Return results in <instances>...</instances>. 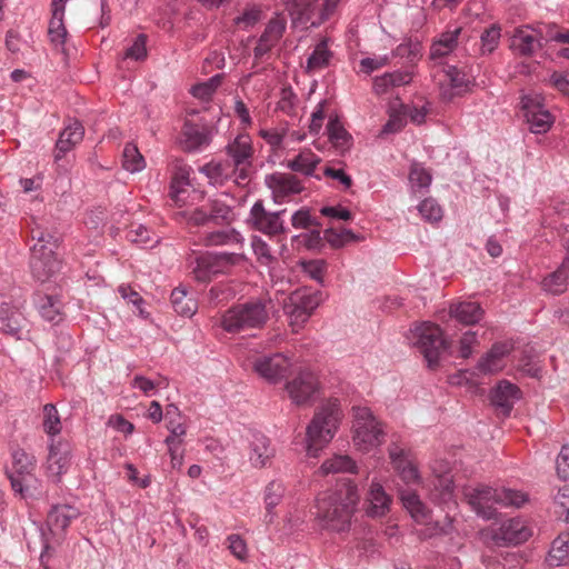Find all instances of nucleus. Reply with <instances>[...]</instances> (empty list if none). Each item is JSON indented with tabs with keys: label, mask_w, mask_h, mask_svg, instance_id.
I'll list each match as a JSON object with an SVG mask.
<instances>
[{
	"label": "nucleus",
	"mask_w": 569,
	"mask_h": 569,
	"mask_svg": "<svg viewBox=\"0 0 569 569\" xmlns=\"http://www.w3.org/2000/svg\"><path fill=\"white\" fill-rule=\"evenodd\" d=\"M359 499L358 488L351 480L343 481L335 491L320 496L316 505L320 526L331 531H347Z\"/></svg>",
	"instance_id": "nucleus-1"
},
{
	"label": "nucleus",
	"mask_w": 569,
	"mask_h": 569,
	"mask_svg": "<svg viewBox=\"0 0 569 569\" xmlns=\"http://www.w3.org/2000/svg\"><path fill=\"white\" fill-rule=\"evenodd\" d=\"M463 497L472 510L481 518L490 520L497 516V506L520 508L528 501L523 491L478 485L463 488Z\"/></svg>",
	"instance_id": "nucleus-2"
},
{
	"label": "nucleus",
	"mask_w": 569,
	"mask_h": 569,
	"mask_svg": "<svg viewBox=\"0 0 569 569\" xmlns=\"http://www.w3.org/2000/svg\"><path fill=\"white\" fill-rule=\"evenodd\" d=\"M342 417L338 399H329L315 412L307 428V452L317 457L318 452L331 441Z\"/></svg>",
	"instance_id": "nucleus-3"
},
{
	"label": "nucleus",
	"mask_w": 569,
	"mask_h": 569,
	"mask_svg": "<svg viewBox=\"0 0 569 569\" xmlns=\"http://www.w3.org/2000/svg\"><path fill=\"white\" fill-rule=\"evenodd\" d=\"M269 320L268 301L256 298L237 303L220 317L223 331L236 335L246 330L261 329Z\"/></svg>",
	"instance_id": "nucleus-4"
},
{
	"label": "nucleus",
	"mask_w": 569,
	"mask_h": 569,
	"mask_svg": "<svg viewBox=\"0 0 569 569\" xmlns=\"http://www.w3.org/2000/svg\"><path fill=\"white\" fill-rule=\"evenodd\" d=\"M32 239L37 242L31 249L30 267L33 276L43 282L59 269L54 250L59 247L60 238L56 233L36 228L32 230Z\"/></svg>",
	"instance_id": "nucleus-5"
},
{
	"label": "nucleus",
	"mask_w": 569,
	"mask_h": 569,
	"mask_svg": "<svg viewBox=\"0 0 569 569\" xmlns=\"http://www.w3.org/2000/svg\"><path fill=\"white\" fill-rule=\"evenodd\" d=\"M353 443L362 451H369L385 441L381 423L372 416L369 408H353Z\"/></svg>",
	"instance_id": "nucleus-6"
},
{
	"label": "nucleus",
	"mask_w": 569,
	"mask_h": 569,
	"mask_svg": "<svg viewBox=\"0 0 569 569\" xmlns=\"http://www.w3.org/2000/svg\"><path fill=\"white\" fill-rule=\"evenodd\" d=\"M416 347L423 355L430 369H435L441 355L447 350L448 343L443 338L442 330L438 325L425 322L416 327Z\"/></svg>",
	"instance_id": "nucleus-7"
},
{
	"label": "nucleus",
	"mask_w": 569,
	"mask_h": 569,
	"mask_svg": "<svg viewBox=\"0 0 569 569\" xmlns=\"http://www.w3.org/2000/svg\"><path fill=\"white\" fill-rule=\"evenodd\" d=\"M242 260L243 256L240 253L207 252L196 258L192 273L197 281L207 282L212 276L226 273Z\"/></svg>",
	"instance_id": "nucleus-8"
},
{
	"label": "nucleus",
	"mask_w": 569,
	"mask_h": 569,
	"mask_svg": "<svg viewBox=\"0 0 569 569\" xmlns=\"http://www.w3.org/2000/svg\"><path fill=\"white\" fill-rule=\"evenodd\" d=\"M286 210L276 212L268 211L264 208L263 201L257 200L249 211L247 223L251 229L270 238L277 237L287 232V228L282 220V214Z\"/></svg>",
	"instance_id": "nucleus-9"
},
{
	"label": "nucleus",
	"mask_w": 569,
	"mask_h": 569,
	"mask_svg": "<svg viewBox=\"0 0 569 569\" xmlns=\"http://www.w3.org/2000/svg\"><path fill=\"white\" fill-rule=\"evenodd\" d=\"M34 468L36 460L33 456L28 455L23 449H17L12 452V467L7 471V475L13 491L21 497H26L34 479Z\"/></svg>",
	"instance_id": "nucleus-10"
},
{
	"label": "nucleus",
	"mask_w": 569,
	"mask_h": 569,
	"mask_svg": "<svg viewBox=\"0 0 569 569\" xmlns=\"http://www.w3.org/2000/svg\"><path fill=\"white\" fill-rule=\"evenodd\" d=\"M295 27L317 28L326 21L319 0H283Z\"/></svg>",
	"instance_id": "nucleus-11"
},
{
	"label": "nucleus",
	"mask_w": 569,
	"mask_h": 569,
	"mask_svg": "<svg viewBox=\"0 0 569 569\" xmlns=\"http://www.w3.org/2000/svg\"><path fill=\"white\" fill-rule=\"evenodd\" d=\"M548 41L540 29L530 24L517 27L510 37V50L519 57L530 58Z\"/></svg>",
	"instance_id": "nucleus-12"
},
{
	"label": "nucleus",
	"mask_w": 569,
	"mask_h": 569,
	"mask_svg": "<svg viewBox=\"0 0 569 569\" xmlns=\"http://www.w3.org/2000/svg\"><path fill=\"white\" fill-rule=\"evenodd\" d=\"M521 108L530 132L546 133L551 128L553 117L543 106L539 96H523Z\"/></svg>",
	"instance_id": "nucleus-13"
},
{
	"label": "nucleus",
	"mask_w": 569,
	"mask_h": 569,
	"mask_svg": "<svg viewBox=\"0 0 569 569\" xmlns=\"http://www.w3.org/2000/svg\"><path fill=\"white\" fill-rule=\"evenodd\" d=\"M291 366V360L280 352L260 356L253 361L254 372L271 383L286 378Z\"/></svg>",
	"instance_id": "nucleus-14"
},
{
	"label": "nucleus",
	"mask_w": 569,
	"mask_h": 569,
	"mask_svg": "<svg viewBox=\"0 0 569 569\" xmlns=\"http://www.w3.org/2000/svg\"><path fill=\"white\" fill-rule=\"evenodd\" d=\"M70 459L71 445L66 440L52 438L49 442L47 470L53 482H60L61 476L69 469Z\"/></svg>",
	"instance_id": "nucleus-15"
},
{
	"label": "nucleus",
	"mask_w": 569,
	"mask_h": 569,
	"mask_svg": "<svg viewBox=\"0 0 569 569\" xmlns=\"http://www.w3.org/2000/svg\"><path fill=\"white\" fill-rule=\"evenodd\" d=\"M286 389L293 403L306 405L312 401L318 392L319 380L313 372L302 370L286 385Z\"/></svg>",
	"instance_id": "nucleus-16"
},
{
	"label": "nucleus",
	"mask_w": 569,
	"mask_h": 569,
	"mask_svg": "<svg viewBox=\"0 0 569 569\" xmlns=\"http://www.w3.org/2000/svg\"><path fill=\"white\" fill-rule=\"evenodd\" d=\"M442 71L448 82L447 87L441 86V97L446 101H451L456 96H461L470 91L475 84L473 77L463 68H458L453 64H443Z\"/></svg>",
	"instance_id": "nucleus-17"
},
{
	"label": "nucleus",
	"mask_w": 569,
	"mask_h": 569,
	"mask_svg": "<svg viewBox=\"0 0 569 569\" xmlns=\"http://www.w3.org/2000/svg\"><path fill=\"white\" fill-rule=\"evenodd\" d=\"M266 184L271 190L276 203H283L303 190L301 181L290 173H272L266 177Z\"/></svg>",
	"instance_id": "nucleus-18"
},
{
	"label": "nucleus",
	"mask_w": 569,
	"mask_h": 569,
	"mask_svg": "<svg viewBox=\"0 0 569 569\" xmlns=\"http://www.w3.org/2000/svg\"><path fill=\"white\" fill-rule=\"evenodd\" d=\"M512 350L513 343L510 340L493 343L490 350L478 360L477 370L482 375L501 371L505 367V358Z\"/></svg>",
	"instance_id": "nucleus-19"
},
{
	"label": "nucleus",
	"mask_w": 569,
	"mask_h": 569,
	"mask_svg": "<svg viewBox=\"0 0 569 569\" xmlns=\"http://www.w3.org/2000/svg\"><path fill=\"white\" fill-rule=\"evenodd\" d=\"M531 529L520 518H511L501 523L495 532V540L499 545H519L531 537Z\"/></svg>",
	"instance_id": "nucleus-20"
},
{
	"label": "nucleus",
	"mask_w": 569,
	"mask_h": 569,
	"mask_svg": "<svg viewBox=\"0 0 569 569\" xmlns=\"http://www.w3.org/2000/svg\"><path fill=\"white\" fill-rule=\"evenodd\" d=\"M461 31V27L448 28L432 40L429 59L435 66H441L442 60L456 50Z\"/></svg>",
	"instance_id": "nucleus-21"
},
{
	"label": "nucleus",
	"mask_w": 569,
	"mask_h": 569,
	"mask_svg": "<svg viewBox=\"0 0 569 569\" xmlns=\"http://www.w3.org/2000/svg\"><path fill=\"white\" fill-rule=\"evenodd\" d=\"M286 26L287 21L280 14H277L274 18L270 19L253 50L256 59H261L279 42L283 36Z\"/></svg>",
	"instance_id": "nucleus-22"
},
{
	"label": "nucleus",
	"mask_w": 569,
	"mask_h": 569,
	"mask_svg": "<svg viewBox=\"0 0 569 569\" xmlns=\"http://www.w3.org/2000/svg\"><path fill=\"white\" fill-rule=\"evenodd\" d=\"M190 171L188 166H176L169 186V197L178 207L187 204L190 187Z\"/></svg>",
	"instance_id": "nucleus-23"
},
{
	"label": "nucleus",
	"mask_w": 569,
	"mask_h": 569,
	"mask_svg": "<svg viewBox=\"0 0 569 569\" xmlns=\"http://www.w3.org/2000/svg\"><path fill=\"white\" fill-rule=\"evenodd\" d=\"M520 396L521 391L518 386L508 380H501L491 390L490 400L495 407L500 408L502 413L508 416Z\"/></svg>",
	"instance_id": "nucleus-24"
},
{
	"label": "nucleus",
	"mask_w": 569,
	"mask_h": 569,
	"mask_svg": "<svg viewBox=\"0 0 569 569\" xmlns=\"http://www.w3.org/2000/svg\"><path fill=\"white\" fill-rule=\"evenodd\" d=\"M389 458L393 468L407 485L416 483L419 481L418 469L408 459L405 449L399 447L397 443H392L389 447Z\"/></svg>",
	"instance_id": "nucleus-25"
},
{
	"label": "nucleus",
	"mask_w": 569,
	"mask_h": 569,
	"mask_svg": "<svg viewBox=\"0 0 569 569\" xmlns=\"http://www.w3.org/2000/svg\"><path fill=\"white\" fill-rule=\"evenodd\" d=\"M28 320L23 313L7 303L0 306V331L20 338L21 331L27 327Z\"/></svg>",
	"instance_id": "nucleus-26"
},
{
	"label": "nucleus",
	"mask_w": 569,
	"mask_h": 569,
	"mask_svg": "<svg viewBox=\"0 0 569 569\" xmlns=\"http://www.w3.org/2000/svg\"><path fill=\"white\" fill-rule=\"evenodd\" d=\"M274 456V449L270 445L269 438L263 433L251 432L249 460L253 467H264Z\"/></svg>",
	"instance_id": "nucleus-27"
},
{
	"label": "nucleus",
	"mask_w": 569,
	"mask_h": 569,
	"mask_svg": "<svg viewBox=\"0 0 569 569\" xmlns=\"http://www.w3.org/2000/svg\"><path fill=\"white\" fill-rule=\"evenodd\" d=\"M453 489L455 485L451 477L445 475L436 479L431 492L432 500L447 508L446 518L449 519L450 522H452L453 519L449 513L457 508V502L453 500Z\"/></svg>",
	"instance_id": "nucleus-28"
},
{
	"label": "nucleus",
	"mask_w": 569,
	"mask_h": 569,
	"mask_svg": "<svg viewBox=\"0 0 569 569\" xmlns=\"http://www.w3.org/2000/svg\"><path fill=\"white\" fill-rule=\"evenodd\" d=\"M34 303L46 321L58 325L63 320V302L57 296L38 293Z\"/></svg>",
	"instance_id": "nucleus-29"
},
{
	"label": "nucleus",
	"mask_w": 569,
	"mask_h": 569,
	"mask_svg": "<svg viewBox=\"0 0 569 569\" xmlns=\"http://www.w3.org/2000/svg\"><path fill=\"white\" fill-rule=\"evenodd\" d=\"M483 313V309L476 301L452 303L449 309L450 317L465 326L478 323L482 319Z\"/></svg>",
	"instance_id": "nucleus-30"
},
{
	"label": "nucleus",
	"mask_w": 569,
	"mask_h": 569,
	"mask_svg": "<svg viewBox=\"0 0 569 569\" xmlns=\"http://www.w3.org/2000/svg\"><path fill=\"white\" fill-rule=\"evenodd\" d=\"M80 516L78 508L71 505H53L48 512L47 523L52 530H64Z\"/></svg>",
	"instance_id": "nucleus-31"
},
{
	"label": "nucleus",
	"mask_w": 569,
	"mask_h": 569,
	"mask_svg": "<svg viewBox=\"0 0 569 569\" xmlns=\"http://www.w3.org/2000/svg\"><path fill=\"white\" fill-rule=\"evenodd\" d=\"M320 162L321 159L319 156L310 150H303L292 159H288L287 167L295 172L302 173L307 177H315L320 180L321 176L316 174V168Z\"/></svg>",
	"instance_id": "nucleus-32"
},
{
	"label": "nucleus",
	"mask_w": 569,
	"mask_h": 569,
	"mask_svg": "<svg viewBox=\"0 0 569 569\" xmlns=\"http://www.w3.org/2000/svg\"><path fill=\"white\" fill-rule=\"evenodd\" d=\"M367 502V515L370 517H381L389 510L391 499L380 483L372 482Z\"/></svg>",
	"instance_id": "nucleus-33"
},
{
	"label": "nucleus",
	"mask_w": 569,
	"mask_h": 569,
	"mask_svg": "<svg viewBox=\"0 0 569 569\" xmlns=\"http://www.w3.org/2000/svg\"><path fill=\"white\" fill-rule=\"evenodd\" d=\"M333 52L328 48V40L322 39L319 41L311 54L307 59L306 71L315 72L329 67Z\"/></svg>",
	"instance_id": "nucleus-34"
},
{
	"label": "nucleus",
	"mask_w": 569,
	"mask_h": 569,
	"mask_svg": "<svg viewBox=\"0 0 569 569\" xmlns=\"http://www.w3.org/2000/svg\"><path fill=\"white\" fill-rule=\"evenodd\" d=\"M568 277L569 266L561 263L556 271L543 279L542 287L549 293L561 295L567 290Z\"/></svg>",
	"instance_id": "nucleus-35"
},
{
	"label": "nucleus",
	"mask_w": 569,
	"mask_h": 569,
	"mask_svg": "<svg viewBox=\"0 0 569 569\" xmlns=\"http://www.w3.org/2000/svg\"><path fill=\"white\" fill-rule=\"evenodd\" d=\"M63 17L64 13H62L60 10H53L52 17L49 21L48 36L50 42L57 48L63 47L68 36V31L63 22Z\"/></svg>",
	"instance_id": "nucleus-36"
},
{
	"label": "nucleus",
	"mask_w": 569,
	"mask_h": 569,
	"mask_svg": "<svg viewBox=\"0 0 569 569\" xmlns=\"http://www.w3.org/2000/svg\"><path fill=\"white\" fill-rule=\"evenodd\" d=\"M432 176L422 163L413 161L409 170V183L413 192L427 190L431 184Z\"/></svg>",
	"instance_id": "nucleus-37"
},
{
	"label": "nucleus",
	"mask_w": 569,
	"mask_h": 569,
	"mask_svg": "<svg viewBox=\"0 0 569 569\" xmlns=\"http://www.w3.org/2000/svg\"><path fill=\"white\" fill-rule=\"evenodd\" d=\"M174 311L183 317H191L196 312V301L188 297V292L182 288H174L170 296Z\"/></svg>",
	"instance_id": "nucleus-38"
},
{
	"label": "nucleus",
	"mask_w": 569,
	"mask_h": 569,
	"mask_svg": "<svg viewBox=\"0 0 569 569\" xmlns=\"http://www.w3.org/2000/svg\"><path fill=\"white\" fill-rule=\"evenodd\" d=\"M200 172L204 173L212 184H223L231 177V166L229 162L210 161L200 168Z\"/></svg>",
	"instance_id": "nucleus-39"
},
{
	"label": "nucleus",
	"mask_w": 569,
	"mask_h": 569,
	"mask_svg": "<svg viewBox=\"0 0 569 569\" xmlns=\"http://www.w3.org/2000/svg\"><path fill=\"white\" fill-rule=\"evenodd\" d=\"M400 499L403 507L410 512L416 520H427L428 509L420 500L419 496L412 490H403L400 492Z\"/></svg>",
	"instance_id": "nucleus-40"
},
{
	"label": "nucleus",
	"mask_w": 569,
	"mask_h": 569,
	"mask_svg": "<svg viewBox=\"0 0 569 569\" xmlns=\"http://www.w3.org/2000/svg\"><path fill=\"white\" fill-rule=\"evenodd\" d=\"M204 246H224L242 242L241 234L234 229H221L208 232L202 238Z\"/></svg>",
	"instance_id": "nucleus-41"
},
{
	"label": "nucleus",
	"mask_w": 569,
	"mask_h": 569,
	"mask_svg": "<svg viewBox=\"0 0 569 569\" xmlns=\"http://www.w3.org/2000/svg\"><path fill=\"white\" fill-rule=\"evenodd\" d=\"M321 300L322 293L318 290L311 291L308 289H303L297 290L290 295V301H293V306H300L310 315L320 305Z\"/></svg>",
	"instance_id": "nucleus-42"
},
{
	"label": "nucleus",
	"mask_w": 569,
	"mask_h": 569,
	"mask_svg": "<svg viewBox=\"0 0 569 569\" xmlns=\"http://www.w3.org/2000/svg\"><path fill=\"white\" fill-rule=\"evenodd\" d=\"M122 167L130 173L140 172L146 168L144 157L137 144H126L122 152Z\"/></svg>",
	"instance_id": "nucleus-43"
},
{
	"label": "nucleus",
	"mask_w": 569,
	"mask_h": 569,
	"mask_svg": "<svg viewBox=\"0 0 569 569\" xmlns=\"http://www.w3.org/2000/svg\"><path fill=\"white\" fill-rule=\"evenodd\" d=\"M223 79V74H214L203 82H199L191 87L190 93L201 101L208 102L220 87Z\"/></svg>",
	"instance_id": "nucleus-44"
},
{
	"label": "nucleus",
	"mask_w": 569,
	"mask_h": 569,
	"mask_svg": "<svg viewBox=\"0 0 569 569\" xmlns=\"http://www.w3.org/2000/svg\"><path fill=\"white\" fill-rule=\"evenodd\" d=\"M320 471L323 475L336 472L355 473L357 472V466L356 462L348 456H335L321 465Z\"/></svg>",
	"instance_id": "nucleus-45"
},
{
	"label": "nucleus",
	"mask_w": 569,
	"mask_h": 569,
	"mask_svg": "<svg viewBox=\"0 0 569 569\" xmlns=\"http://www.w3.org/2000/svg\"><path fill=\"white\" fill-rule=\"evenodd\" d=\"M323 239L333 248H341L348 242H355L359 240V237L355 234L350 229H336L328 228L323 231Z\"/></svg>",
	"instance_id": "nucleus-46"
},
{
	"label": "nucleus",
	"mask_w": 569,
	"mask_h": 569,
	"mask_svg": "<svg viewBox=\"0 0 569 569\" xmlns=\"http://www.w3.org/2000/svg\"><path fill=\"white\" fill-rule=\"evenodd\" d=\"M227 153L231 159V167L251 166V144H227Z\"/></svg>",
	"instance_id": "nucleus-47"
},
{
	"label": "nucleus",
	"mask_w": 569,
	"mask_h": 569,
	"mask_svg": "<svg viewBox=\"0 0 569 569\" xmlns=\"http://www.w3.org/2000/svg\"><path fill=\"white\" fill-rule=\"evenodd\" d=\"M126 238L140 246H153L158 242L157 234L143 224H132L127 231Z\"/></svg>",
	"instance_id": "nucleus-48"
},
{
	"label": "nucleus",
	"mask_w": 569,
	"mask_h": 569,
	"mask_svg": "<svg viewBox=\"0 0 569 569\" xmlns=\"http://www.w3.org/2000/svg\"><path fill=\"white\" fill-rule=\"evenodd\" d=\"M43 430L50 437L56 438L61 431V421L56 407L52 403H47L43 407Z\"/></svg>",
	"instance_id": "nucleus-49"
},
{
	"label": "nucleus",
	"mask_w": 569,
	"mask_h": 569,
	"mask_svg": "<svg viewBox=\"0 0 569 569\" xmlns=\"http://www.w3.org/2000/svg\"><path fill=\"white\" fill-rule=\"evenodd\" d=\"M569 560L568 541L561 537L553 540L548 555V561L551 566H562Z\"/></svg>",
	"instance_id": "nucleus-50"
},
{
	"label": "nucleus",
	"mask_w": 569,
	"mask_h": 569,
	"mask_svg": "<svg viewBox=\"0 0 569 569\" xmlns=\"http://www.w3.org/2000/svg\"><path fill=\"white\" fill-rule=\"evenodd\" d=\"M421 56V44L418 41H406L398 44L391 52L390 57L402 58L408 62H416Z\"/></svg>",
	"instance_id": "nucleus-51"
},
{
	"label": "nucleus",
	"mask_w": 569,
	"mask_h": 569,
	"mask_svg": "<svg viewBox=\"0 0 569 569\" xmlns=\"http://www.w3.org/2000/svg\"><path fill=\"white\" fill-rule=\"evenodd\" d=\"M283 310L290 320V326L292 327L293 331H298L311 316L300 306H293V301H290V297L288 298V301L284 303Z\"/></svg>",
	"instance_id": "nucleus-52"
},
{
	"label": "nucleus",
	"mask_w": 569,
	"mask_h": 569,
	"mask_svg": "<svg viewBox=\"0 0 569 569\" xmlns=\"http://www.w3.org/2000/svg\"><path fill=\"white\" fill-rule=\"evenodd\" d=\"M327 136L330 142L342 140L343 142H348L351 139V136L343 127L339 116L337 113L329 114L327 128Z\"/></svg>",
	"instance_id": "nucleus-53"
},
{
	"label": "nucleus",
	"mask_w": 569,
	"mask_h": 569,
	"mask_svg": "<svg viewBox=\"0 0 569 569\" xmlns=\"http://www.w3.org/2000/svg\"><path fill=\"white\" fill-rule=\"evenodd\" d=\"M262 11L258 6H249L244 11L233 19V24L241 30H248L256 26L261 19Z\"/></svg>",
	"instance_id": "nucleus-54"
},
{
	"label": "nucleus",
	"mask_w": 569,
	"mask_h": 569,
	"mask_svg": "<svg viewBox=\"0 0 569 569\" xmlns=\"http://www.w3.org/2000/svg\"><path fill=\"white\" fill-rule=\"evenodd\" d=\"M500 31L499 26L492 24L482 32L480 37L482 54H490L496 50L501 37Z\"/></svg>",
	"instance_id": "nucleus-55"
},
{
	"label": "nucleus",
	"mask_w": 569,
	"mask_h": 569,
	"mask_svg": "<svg viewBox=\"0 0 569 569\" xmlns=\"http://www.w3.org/2000/svg\"><path fill=\"white\" fill-rule=\"evenodd\" d=\"M147 36L144 33L138 34L132 44L123 53V59H131L136 61H142L147 58Z\"/></svg>",
	"instance_id": "nucleus-56"
},
{
	"label": "nucleus",
	"mask_w": 569,
	"mask_h": 569,
	"mask_svg": "<svg viewBox=\"0 0 569 569\" xmlns=\"http://www.w3.org/2000/svg\"><path fill=\"white\" fill-rule=\"evenodd\" d=\"M421 217L429 222H437L442 219V208L432 198H427L418 206Z\"/></svg>",
	"instance_id": "nucleus-57"
},
{
	"label": "nucleus",
	"mask_w": 569,
	"mask_h": 569,
	"mask_svg": "<svg viewBox=\"0 0 569 569\" xmlns=\"http://www.w3.org/2000/svg\"><path fill=\"white\" fill-rule=\"evenodd\" d=\"M209 212L211 221L216 224L230 223L233 219L231 207L219 200L211 203Z\"/></svg>",
	"instance_id": "nucleus-58"
},
{
	"label": "nucleus",
	"mask_w": 569,
	"mask_h": 569,
	"mask_svg": "<svg viewBox=\"0 0 569 569\" xmlns=\"http://www.w3.org/2000/svg\"><path fill=\"white\" fill-rule=\"evenodd\" d=\"M251 247L257 257V260L261 264L269 266L276 261V258L272 256L269 244L260 237H252Z\"/></svg>",
	"instance_id": "nucleus-59"
},
{
	"label": "nucleus",
	"mask_w": 569,
	"mask_h": 569,
	"mask_svg": "<svg viewBox=\"0 0 569 569\" xmlns=\"http://www.w3.org/2000/svg\"><path fill=\"white\" fill-rule=\"evenodd\" d=\"M301 268L311 279L318 283L323 282V276L327 270V262L322 259L301 261Z\"/></svg>",
	"instance_id": "nucleus-60"
},
{
	"label": "nucleus",
	"mask_w": 569,
	"mask_h": 569,
	"mask_svg": "<svg viewBox=\"0 0 569 569\" xmlns=\"http://www.w3.org/2000/svg\"><path fill=\"white\" fill-rule=\"evenodd\" d=\"M284 492V487L280 481H271L264 491L266 508L270 511L277 505H279Z\"/></svg>",
	"instance_id": "nucleus-61"
},
{
	"label": "nucleus",
	"mask_w": 569,
	"mask_h": 569,
	"mask_svg": "<svg viewBox=\"0 0 569 569\" xmlns=\"http://www.w3.org/2000/svg\"><path fill=\"white\" fill-rule=\"evenodd\" d=\"M84 129L82 124L74 120L69 123L63 131L60 132V136L57 142H80L83 139Z\"/></svg>",
	"instance_id": "nucleus-62"
},
{
	"label": "nucleus",
	"mask_w": 569,
	"mask_h": 569,
	"mask_svg": "<svg viewBox=\"0 0 569 569\" xmlns=\"http://www.w3.org/2000/svg\"><path fill=\"white\" fill-rule=\"evenodd\" d=\"M390 54H382L375 58H362L359 62L360 71L366 74H371L373 71L381 69L390 63Z\"/></svg>",
	"instance_id": "nucleus-63"
},
{
	"label": "nucleus",
	"mask_w": 569,
	"mask_h": 569,
	"mask_svg": "<svg viewBox=\"0 0 569 569\" xmlns=\"http://www.w3.org/2000/svg\"><path fill=\"white\" fill-rule=\"evenodd\" d=\"M553 500L556 507L558 508L556 512L560 517H565V520L569 522V486L565 485L559 488Z\"/></svg>",
	"instance_id": "nucleus-64"
}]
</instances>
